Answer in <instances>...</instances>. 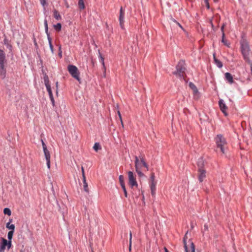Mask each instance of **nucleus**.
Listing matches in <instances>:
<instances>
[{
    "label": "nucleus",
    "mask_w": 252,
    "mask_h": 252,
    "mask_svg": "<svg viewBox=\"0 0 252 252\" xmlns=\"http://www.w3.org/2000/svg\"><path fill=\"white\" fill-rule=\"evenodd\" d=\"M119 182L121 184V186L125 185V182H124V177L123 175H120L119 177Z\"/></svg>",
    "instance_id": "obj_30"
},
{
    "label": "nucleus",
    "mask_w": 252,
    "mask_h": 252,
    "mask_svg": "<svg viewBox=\"0 0 252 252\" xmlns=\"http://www.w3.org/2000/svg\"><path fill=\"white\" fill-rule=\"evenodd\" d=\"M164 250L165 252H169L167 248H164Z\"/></svg>",
    "instance_id": "obj_55"
},
{
    "label": "nucleus",
    "mask_w": 252,
    "mask_h": 252,
    "mask_svg": "<svg viewBox=\"0 0 252 252\" xmlns=\"http://www.w3.org/2000/svg\"><path fill=\"white\" fill-rule=\"evenodd\" d=\"M128 178V184L131 188L133 187H137L138 184L136 182L135 176L134 175L132 171H128L127 172Z\"/></svg>",
    "instance_id": "obj_5"
},
{
    "label": "nucleus",
    "mask_w": 252,
    "mask_h": 252,
    "mask_svg": "<svg viewBox=\"0 0 252 252\" xmlns=\"http://www.w3.org/2000/svg\"><path fill=\"white\" fill-rule=\"evenodd\" d=\"M11 220H10L9 221L6 223V227L9 229H10V231H14L15 225L13 224H10V222L11 221Z\"/></svg>",
    "instance_id": "obj_21"
},
{
    "label": "nucleus",
    "mask_w": 252,
    "mask_h": 252,
    "mask_svg": "<svg viewBox=\"0 0 252 252\" xmlns=\"http://www.w3.org/2000/svg\"><path fill=\"white\" fill-rule=\"evenodd\" d=\"M224 25H223L222 26H221V31H222V33L224 32H223V29H224Z\"/></svg>",
    "instance_id": "obj_52"
},
{
    "label": "nucleus",
    "mask_w": 252,
    "mask_h": 252,
    "mask_svg": "<svg viewBox=\"0 0 252 252\" xmlns=\"http://www.w3.org/2000/svg\"><path fill=\"white\" fill-rule=\"evenodd\" d=\"M78 7L80 10L84 9L85 7L84 0H79L78 1Z\"/></svg>",
    "instance_id": "obj_25"
},
{
    "label": "nucleus",
    "mask_w": 252,
    "mask_h": 252,
    "mask_svg": "<svg viewBox=\"0 0 252 252\" xmlns=\"http://www.w3.org/2000/svg\"><path fill=\"white\" fill-rule=\"evenodd\" d=\"M54 28L57 31H60L61 30L62 25L60 23H58L56 25H54Z\"/></svg>",
    "instance_id": "obj_35"
},
{
    "label": "nucleus",
    "mask_w": 252,
    "mask_h": 252,
    "mask_svg": "<svg viewBox=\"0 0 252 252\" xmlns=\"http://www.w3.org/2000/svg\"><path fill=\"white\" fill-rule=\"evenodd\" d=\"M151 190V194H152V195L153 196L155 195L156 190Z\"/></svg>",
    "instance_id": "obj_50"
},
{
    "label": "nucleus",
    "mask_w": 252,
    "mask_h": 252,
    "mask_svg": "<svg viewBox=\"0 0 252 252\" xmlns=\"http://www.w3.org/2000/svg\"><path fill=\"white\" fill-rule=\"evenodd\" d=\"M187 233L186 234V235L184 238L183 241H184V248H185L186 252H189L190 251V250H189L188 246H187V242H186V240L187 239Z\"/></svg>",
    "instance_id": "obj_22"
},
{
    "label": "nucleus",
    "mask_w": 252,
    "mask_h": 252,
    "mask_svg": "<svg viewBox=\"0 0 252 252\" xmlns=\"http://www.w3.org/2000/svg\"><path fill=\"white\" fill-rule=\"evenodd\" d=\"M241 52L244 60L248 63H250L251 60L249 58L250 48L247 42L245 41L241 42Z\"/></svg>",
    "instance_id": "obj_3"
},
{
    "label": "nucleus",
    "mask_w": 252,
    "mask_h": 252,
    "mask_svg": "<svg viewBox=\"0 0 252 252\" xmlns=\"http://www.w3.org/2000/svg\"><path fill=\"white\" fill-rule=\"evenodd\" d=\"M205 1L206 3V6H207V8H209V3L208 2V0H205Z\"/></svg>",
    "instance_id": "obj_49"
},
{
    "label": "nucleus",
    "mask_w": 252,
    "mask_h": 252,
    "mask_svg": "<svg viewBox=\"0 0 252 252\" xmlns=\"http://www.w3.org/2000/svg\"><path fill=\"white\" fill-rule=\"evenodd\" d=\"M59 56H60V58H62V51L61 50V46H59Z\"/></svg>",
    "instance_id": "obj_46"
},
{
    "label": "nucleus",
    "mask_w": 252,
    "mask_h": 252,
    "mask_svg": "<svg viewBox=\"0 0 252 252\" xmlns=\"http://www.w3.org/2000/svg\"><path fill=\"white\" fill-rule=\"evenodd\" d=\"M5 62V54L2 50L0 49V64H3Z\"/></svg>",
    "instance_id": "obj_14"
},
{
    "label": "nucleus",
    "mask_w": 252,
    "mask_h": 252,
    "mask_svg": "<svg viewBox=\"0 0 252 252\" xmlns=\"http://www.w3.org/2000/svg\"><path fill=\"white\" fill-rule=\"evenodd\" d=\"M51 101V102H52V104L53 106H55V100L54 99V97H53V96H50L49 97Z\"/></svg>",
    "instance_id": "obj_40"
},
{
    "label": "nucleus",
    "mask_w": 252,
    "mask_h": 252,
    "mask_svg": "<svg viewBox=\"0 0 252 252\" xmlns=\"http://www.w3.org/2000/svg\"><path fill=\"white\" fill-rule=\"evenodd\" d=\"M198 169H203L204 161L202 158H200L197 162Z\"/></svg>",
    "instance_id": "obj_16"
},
{
    "label": "nucleus",
    "mask_w": 252,
    "mask_h": 252,
    "mask_svg": "<svg viewBox=\"0 0 252 252\" xmlns=\"http://www.w3.org/2000/svg\"><path fill=\"white\" fill-rule=\"evenodd\" d=\"M56 86L57 89H58V82L56 83Z\"/></svg>",
    "instance_id": "obj_53"
},
{
    "label": "nucleus",
    "mask_w": 252,
    "mask_h": 252,
    "mask_svg": "<svg viewBox=\"0 0 252 252\" xmlns=\"http://www.w3.org/2000/svg\"><path fill=\"white\" fill-rule=\"evenodd\" d=\"M6 72L4 64H0V77L2 79L4 78L6 75Z\"/></svg>",
    "instance_id": "obj_12"
},
{
    "label": "nucleus",
    "mask_w": 252,
    "mask_h": 252,
    "mask_svg": "<svg viewBox=\"0 0 252 252\" xmlns=\"http://www.w3.org/2000/svg\"><path fill=\"white\" fill-rule=\"evenodd\" d=\"M99 54V58L100 60V62L102 63V65L103 66V75L105 77V72H106V67L105 66L104 63V58L102 57V55L101 54L99 51H98Z\"/></svg>",
    "instance_id": "obj_13"
},
{
    "label": "nucleus",
    "mask_w": 252,
    "mask_h": 252,
    "mask_svg": "<svg viewBox=\"0 0 252 252\" xmlns=\"http://www.w3.org/2000/svg\"><path fill=\"white\" fill-rule=\"evenodd\" d=\"M1 242L0 243V252H4L6 246L7 245V240L3 238H1Z\"/></svg>",
    "instance_id": "obj_11"
},
{
    "label": "nucleus",
    "mask_w": 252,
    "mask_h": 252,
    "mask_svg": "<svg viewBox=\"0 0 252 252\" xmlns=\"http://www.w3.org/2000/svg\"><path fill=\"white\" fill-rule=\"evenodd\" d=\"M66 6L67 7H69V6H68V4H67V5H66Z\"/></svg>",
    "instance_id": "obj_58"
},
{
    "label": "nucleus",
    "mask_w": 252,
    "mask_h": 252,
    "mask_svg": "<svg viewBox=\"0 0 252 252\" xmlns=\"http://www.w3.org/2000/svg\"><path fill=\"white\" fill-rule=\"evenodd\" d=\"M138 162L140 164V168H141L142 166H144V167L146 168V170L148 171L149 170V167L148 164L146 163L144 159V158L142 156H140L139 157V158L138 157Z\"/></svg>",
    "instance_id": "obj_10"
},
{
    "label": "nucleus",
    "mask_w": 252,
    "mask_h": 252,
    "mask_svg": "<svg viewBox=\"0 0 252 252\" xmlns=\"http://www.w3.org/2000/svg\"><path fill=\"white\" fill-rule=\"evenodd\" d=\"M44 24L45 26V32L47 34V37H48V35H50V33L48 32V22L47 20L46 19L44 21Z\"/></svg>",
    "instance_id": "obj_27"
},
{
    "label": "nucleus",
    "mask_w": 252,
    "mask_h": 252,
    "mask_svg": "<svg viewBox=\"0 0 252 252\" xmlns=\"http://www.w3.org/2000/svg\"><path fill=\"white\" fill-rule=\"evenodd\" d=\"M118 114L119 115V118H120V120L122 123V124L123 125V121H122V116H121V114L120 113V112L119 111H118Z\"/></svg>",
    "instance_id": "obj_48"
},
{
    "label": "nucleus",
    "mask_w": 252,
    "mask_h": 252,
    "mask_svg": "<svg viewBox=\"0 0 252 252\" xmlns=\"http://www.w3.org/2000/svg\"><path fill=\"white\" fill-rule=\"evenodd\" d=\"M208 229V226L206 224H205L204 226V230H207Z\"/></svg>",
    "instance_id": "obj_51"
},
{
    "label": "nucleus",
    "mask_w": 252,
    "mask_h": 252,
    "mask_svg": "<svg viewBox=\"0 0 252 252\" xmlns=\"http://www.w3.org/2000/svg\"><path fill=\"white\" fill-rule=\"evenodd\" d=\"M217 149H220L223 154H225L227 149V143L225 138L221 134H218L215 138Z\"/></svg>",
    "instance_id": "obj_1"
},
{
    "label": "nucleus",
    "mask_w": 252,
    "mask_h": 252,
    "mask_svg": "<svg viewBox=\"0 0 252 252\" xmlns=\"http://www.w3.org/2000/svg\"><path fill=\"white\" fill-rule=\"evenodd\" d=\"M176 70L174 71L173 74L180 79L185 80L186 67L185 62L183 60L180 61L176 65Z\"/></svg>",
    "instance_id": "obj_2"
},
{
    "label": "nucleus",
    "mask_w": 252,
    "mask_h": 252,
    "mask_svg": "<svg viewBox=\"0 0 252 252\" xmlns=\"http://www.w3.org/2000/svg\"><path fill=\"white\" fill-rule=\"evenodd\" d=\"M3 44L6 46V47L10 50L12 51V45L10 44L9 41L8 39L6 37H5L3 40Z\"/></svg>",
    "instance_id": "obj_18"
},
{
    "label": "nucleus",
    "mask_w": 252,
    "mask_h": 252,
    "mask_svg": "<svg viewBox=\"0 0 252 252\" xmlns=\"http://www.w3.org/2000/svg\"><path fill=\"white\" fill-rule=\"evenodd\" d=\"M7 247L8 250H9L11 247V240L7 241V245H6Z\"/></svg>",
    "instance_id": "obj_43"
},
{
    "label": "nucleus",
    "mask_w": 252,
    "mask_h": 252,
    "mask_svg": "<svg viewBox=\"0 0 252 252\" xmlns=\"http://www.w3.org/2000/svg\"><path fill=\"white\" fill-rule=\"evenodd\" d=\"M177 24L179 25V26L180 27H181L182 29H183V27H182V26L179 23H177Z\"/></svg>",
    "instance_id": "obj_54"
},
{
    "label": "nucleus",
    "mask_w": 252,
    "mask_h": 252,
    "mask_svg": "<svg viewBox=\"0 0 252 252\" xmlns=\"http://www.w3.org/2000/svg\"><path fill=\"white\" fill-rule=\"evenodd\" d=\"M44 84H45V85L46 87L50 86L49 78H48V76L46 74H45V75L44 76Z\"/></svg>",
    "instance_id": "obj_23"
},
{
    "label": "nucleus",
    "mask_w": 252,
    "mask_h": 252,
    "mask_svg": "<svg viewBox=\"0 0 252 252\" xmlns=\"http://www.w3.org/2000/svg\"><path fill=\"white\" fill-rule=\"evenodd\" d=\"M46 89H47V91L49 94V97L50 96H53V93H52V90H51V86H48V87H46Z\"/></svg>",
    "instance_id": "obj_34"
},
{
    "label": "nucleus",
    "mask_w": 252,
    "mask_h": 252,
    "mask_svg": "<svg viewBox=\"0 0 252 252\" xmlns=\"http://www.w3.org/2000/svg\"><path fill=\"white\" fill-rule=\"evenodd\" d=\"M119 21L120 23V26L122 29L124 30V23H125V10L123 7H121L120 10V15L119 17Z\"/></svg>",
    "instance_id": "obj_6"
},
{
    "label": "nucleus",
    "mask_w": 252,
    "mask_h": 252,
    "mask_svg": "<svg viewBox=\"0 0 252 252\" xmlns=\"http://www.w3.org/2000/svg\"><path fill=\"white\" fill-rule=\"evenodd\" d=\"M43 152H44V156H45L46 160L50 159L51 156H50V152L47 149L44 150Z\"/></svg>",
    "instance_id": "obj_26"
},
{
    "label": "nucleus",
    "mask_w": 252,
    "mask_h": 252,
    "mask_svg": "<svg viewBox=\"0 0 252 252\" xmlns=\"http://www.w3.org/2000/svg\"><path fill=\"white\" fill-rule=\"evenodd\" d=\"M14 231H10L8 233L7 238L8 240H11L13 235Z\"/></svg>",
    "instance_id": "obj_33"
},
{
    "label": "nucleus",
    "mask_w": 252,
    "mask_h": 252,
    "mask_svg": "<svg viewBox=\"0 0 252 252\" xmlns=\"http://www.w3.org/2000/svg\"><path fill=\"white\" fill-rule=\"evenodd\" d=\"M134 163H135V167L136 168V171L137 173L138 174V175L140 177H142V176H144V174L140 170V169H141L140 165V164L139 163L138 157L136 156L135 157Z\"/></svg>",
    "instance_id": "obj_7"
},
{
    "label": "nucleus",
    "mask_w": 252,
    "mask_h": 252,
    "mask_svg": "<svg viewBox=\"0 0 252 252\" xmlns=\"http://www.w3.org/2000/svg\"><path fill=\"white\" fill-rule=\"evenodd\" d=\"M156 183L155 182H151L150 184L151 190H156Z\"/></svg>",
    "instance_id": "obj_32"
},
{
    "label": "nucleus",
    "mask_w": 252,
    "mask_h": 252,
    "mask_svg": "<svg viewBox=\"0 0 252 252\" xmlns=\"http://www.w3.org/2000/svg\"><path fill=\"white\" fill-rule=\"evenodd\" d=\"M83 188L84 190L88 192H89V189L88 187V184L86 182V178L83 179Z\"/></svg>",
    "instance_id": "obj_24"
},
{
    "label": "nucleus",
    "mask_w": 252,
    "mask_h": 252,
    "mask_svg": "<svg viewBox=\"0 0 252 252\" xmlns=\"http://www.w3.org/2000/svg\"><path fill=\"white\" fill-rule=\"evenodd\" d=\"M189 86L190 88L193 90L194 91L197 92V88L193 83L190 82L189 84Z\"/></svg>",
    "instance_id": "obj_36"
},
{
    "label": "nucleus",
    "mask_w": 252,
    "mask_h": 252,
    "mask_svg": "<svg viewBox=\"0 0 252 252\" xmlns=\"http://www.w3.org/2000/svg\"><path fill=\"white\" fill-rule=\"evenodd\" d=\"M81 172H82L83 179L86 178V177L85 175L84 169L83 167H81Z\"/></svg>",
    "instance_id": "obj_44"
},
{
    "label": "nucleus",
    "mask_w": 252,
    "mask_h": 252,
    "mask_svg": "<svg viewBox=\"0 0 252 252\" xmlns=\"http://www.w3.org/2000/svg\"><path fill=\"white\" fill-rule=\"evenodd\" d=\"M47 166L48 169L50 168V159L46 160Z\"/></svg>",
    "instance_id": "obj_47"
},
{
    "label": "nucleus",
    "mask_w": 252,
    "mask_h": 252,
    "mask_svg": "<svg viewBox=\"0 0 252 252\" xmlns=\"http://www.w3.org/2000/svg\"><path fill=\"white\" fill-rule=\"evenodd\" d=\"M150 178H151V182H155V181H154V180H155V174H154V173H153L151 174V176Z\"/></svg>",
    "instance_id": "obj_45"
},
{
    "label": "nucleus",
    "mask_w": 252,
    "mask_h": 252,
    "mask_svg": "<svg viewBox=\"0 0 252 252\" xmlns=\"http://www.w3.org/2000/svg\"><path fill=\"white\" fill-rule=\"evenodd\" d=\"M41 142H42V145L43 151L45 150L46 149H47V146H46L45 143L43 141V140H41Z\"/></svg>",
    "instance_id": "obj_42"
},
{
    "label": "nucleus",
    "mask_w": 252,
    "mask_h": 252,
    "mask_svg": "<svg viewBox=\"0 0 252 252\" xmlns=\"http://www.w3.org/2000/svg\"><path fill=\"white\" fill-rule=\"evenodd\" d=\"M3 213L5 215H7L8 216H10L11 214V212L9 208H5L3 210Z\"/></svg>",
    "instance_id": "obj_31"
},
{
    "label": "nucleus",
    "mask_w": 252,
    "mask_h": 252,
    "mask_svg": "<svg viewBox=\"0 0 252 252\" xmlns=\"http://www.w3.org/2000/svg\"><path fill=\"white\" fill-rule=\"evenodd\" d=\"M47 39H48V40L49 42V47H50L51 51L52 54H54V47H53V45H52V38L50 36V35H48V37H47Z\"/></svg>",
    "instance_id": "obj_20"
},
{
    "label": "nucleus",
    "mask_w": 252,
    "mask_h": 252,
    "mask_svg": "<svg viewBox=\"0 0 252 252\" xmlns=\"http://www.w3.org/2000/svg\"><path fill=\"white\" fill-rule=\"evenodd\" d=\"M67 69L69 73L71 75L72 77L76 79L78 81H80V78L79 77V72L77 67L74 65H68L67 66Z\"/></svg>",
    "instance_id": "obj_4"
},
{
    "label": "nucleus",
    "mask_w": 252,
    "mask_h": 252,
    "mask_svg": "<svg viewBox=\"0 0 252 252\" xmlns=\"http://www.w3.org/2000/svg\"><path fill=\"white\" fill-rule=\"evenodd\" d=\"M93 149L95 151L97 152L98 150L101 149V147L99 143H95L94 145Z\"/></svg>",
    "instance_id": "obj_28"
},
{
    "label": "nucleus",
    "mask_w": 252,
    "mask_h": 252,
    "mask_svg": "<svg viewBox=\"0 0 252 252\" xmlns=\"http://www.w3.org/2000/svg\"><path fill=\"white\" fill-rule=\"evenodd\" d=\"M219 104L220 107V109L222 112L225 115H227V107L226 106L224 102V101L222 99H220L219 101Z\"/></svg>",
    "instance_id": "obj_8"
},
{
    "label": "nucleus",
    "mask_w": 252,
    "mask_h": 252,
    "mask_svg": "<svg viewBox=\"0 0 252 252\" xmlns=\"http://www.w3.org/2000/svg\"><path fill=\"white\" fill-rule=\"evenodd\" d=\"M121 187H122V188L123 189V190L124 192L125 197H127V191L126 190L125 185L121 186Z\"/></svg>",
    "instance_id": "obj_38"
},
{
    "label": "nucleus",
    "mask_w": 252,
    "mask_h": 252,
    "mask_svg": "<svg viewBox=\"0 0 252 252\" xmlns=\"http://www.w3.org/2000/svg\"><path fill=\"white\" fill-rule=\"evenodd\" d=\"M225 78L226 79V80L230 83V84H232L233 83V77L232 76V75L228 73V72H226L225 74Z\"/></svg>",
    "instance_id": "obj_15"
},
{
    "label": "nucleus",
    "mask_w": 252,
    "mask_h": 252,
    "mask_svg": "<svg viewBox=\"0 0 252 252\" xmlns=\"http://www.w3.org/2000/svg\"><path fill=\"white\" fill-rule=\"evenodd\" d=\"M53 15H54V18L57 20H61V19H62L61 16L60 14V13H59V12L56 9H54V11H53Z\"/></svg>",
    "instance_id": "obj_19"
},
{
    "label": "nucleus",
    "mask_w": 252,
    "mask_h": 252,
    "mask_svg": "<svg viewBox=\"0 0 252 252\" xmlns=\"http://www.w3.org/2000/svg\"><path fill=\"white\" fill-rule=\"evenodd\" d=\"M198 178L200 182H202L206 177V171L204 169H198Z\"/></svg>",
    "instance_id": "obj_9"
},
{
    "label": "nucleus",
    "mask_w": 252,
    "mask_h": 252,
    "mask_svg": "<svg viewBox=\"0 0 252 252\" xmlns=\"http://www.w3.org/2000/svg\"><path fill=\"white\" fill-rule=\"evenodd\" d=\"M191 228H193V225L192 224L191 225Z\"/></svg>",
    "instance_id": "obj_57"
},
{
    "label": "nucleus",
    "mask_w": 252,
    "mask_h": 252,
    "mask_svg": "<svg viewBox=\"0 0 252 252\" xmlns=\"http://www.w3.org/2000/svg\"><path fill=\"white\" fill-rule=\"evenodd\" d=\"M56 94H58V89H57V90H56Z\"/></svg>",
    "instance_id": "obj_56"
},
{
    "label": "nucleus",
    "mask_w": 252,
    "mask_h": 252,
    "mask_svg": "<svg viewBox=\"0 0 252 252\" xmlns=\"http://www.w3.org/2000/svg\"><path fill=\"white\" fill-rule=\"evenodd\" d=\"M213 58L215 63L217 65V66L219 68H221L223 65L222 63L216 58L215 54H213Z\"/></svg>",
    "instance_id": "obj_17"
},
{
    "label": "nucleus",
    "mask_w": 252,
    "mask_h": 252,
    "mask_svg": "<svg viewBox=\"0 0 252 252\" xmlns=\"http://www.w3.org/2000/svg\"><path fill=\"white\" fill-rule=\"evenodd\" d=\"M40 4L43 7L44 9H46V7L48 5L47 0H39Z\"/></svg>",
    "instance_id": "obj_29"
},
{
    "label": "nucleus",
    "mask_w": 252,
    "mask_h": 252,
    "mask_svg": "<svg viewBox=\"0 0 252 252\" xmlns=\"http://www.w3.org/2000/svg\"><path fill=\"white\" fill-rule=\"evenodd\" d=\"M224 36H225V35H224V32H223V33H222V40H221V41H222V42L224 43V44L225 45H227V46H228V45L227 44V43H226V41H225V40H224Z\"/></svg>",
    "instance_id": "obj_41"
},
{
    "label": "nucleus",
    "mask_w": 252,
    "mask_h": 252,
    "mask_svg": "<svg viewBox=\"0 0 252 252\" xmlns=\"http://www.w3.org/2000/svg\"><path fill=\"white\" fill-rule=\"evenodd\" d=\"M131 239H132V234L131 233H130V238H129V251H131Z\"/></svg>",
    "instance_id": "obj_39"
},
{
    "label": "nucleus",
    "mask_w": 252,
    "mask_h": 252,
    "mask_svg": "<svg viewBox=\"0 0 252 252\" xmlns=\"http://www.w3.org/2000/svg\"><path fill=\"white\" fill-rule=\"evenodd\" d=\"M189 244H190V252H195V246H194L193 243L192 242H189Z\"/></svg>",
    "instance_id": "obj_37"
}]
</instances>
